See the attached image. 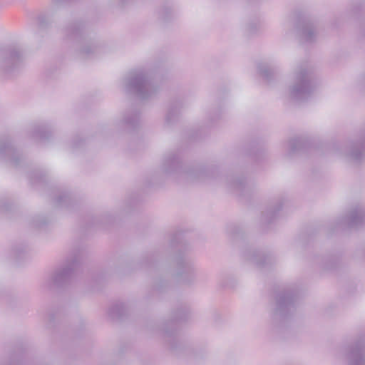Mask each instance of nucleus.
<instances>
[{"label":"nucleus","mask_w":365,"mask_h":365,"mask_svg":"<svg viewBox=\"0 0 365 365\" xmlns=\"http://www.w3.org/2000/svg\"><path fill=\"white\" fill-rule=\"evenodd\" d=\"M341 153L349 162L355 165L364 162L365 130L360 132L355 139L350 141Z\"/></svg>","instance_id":"9"},{"label":"nucleus","mask_w":365,"mask_h":365,"mask_svg":"<svg viewBox=\"0 0 365 365\" xmlns=\"http://www.w3.org/2000/svg\"><path fill=\"white\" fill-rule=\"evenodd\" d=\"M123 91L140 99L153 97L159 91L154 83L153 73L150 68L140 67L130 71L122 79Z\"/></svg>","instance_id":"2"},{"label":"nucleus","mask_w":365,"mask_h":365,"mask_svg":"<svg viewBox=\"0 0 365 365\" xmlns=\"http://www.w3.org/2000/svg\"><path fill=\"white\" fill-rule=\"evenodd\" d=\"M81 22L75 21L69 24L63 33L67 40L74 41L79 46V53L85 58L92 56L97 52V46L93 41L85 34Z\"/></svg>","instance_id":"5"},{"label":"nucleus","mask_w":365,"mask_h":365,"mask_svg":"<svg viewBox=\"0 0 365 365\" xmlns=\"http://www.w3.org/2000/svg\"><path fill=\"white\" fill-rule=\"evenodd\" d=\"M52 317H57V315H54V314H52L51 316Z\"/></svg>","instance_id":"38"},{"label":"nucleus","mask_w":365,"mask_h":365,"mask_svg":"<svg viewBox=\"0 0 365 365\" xmlns=\"http://www.w3.org/2000/svg\"><path fill=\"white\" fill-rule=\"evenodd\" d=\"M302 297V292L298 286L292 284L282 287L276 294L272 316L281 319L292 317Z\"/></svg>","instance_id":"3"},{"label":"nucleus","mask_w":365,"mask_h":365,"mask_svg":"<svg viewBox=\"0 0 365 365\" xmlns=\"http://www.w3.org/2000/svg\"><path fill=\"white\" fill-rule=\"evenodd\" d=\"M235 230H236V231L235 230L233 232V235H237V228H235Z\"/></svg>","instance_id":"36"},{"label":"nucleus","mask_w":365,"mask_h":365,"mask_svg":"<svg viewBox=\"0 0 365 365\" xmlns=\"http://www.w3.org/2000/svg\"><path fill=\"white\" fill-rule=\"evenodd\" d=\"M173 244V246H175V240H173V242H172Z\"/></svg>","instance_id":"39"},{"label":"nucleus","mask_w":365,"mask_h":365,"mask_svg":"<svg viewBox=\"0 0 365 365\" xmlns=\"http://www.w3.org/2000/svg\"><path fill=\"white\" fill-rule=\"evenodd\" d=\"M316 86L312 69L307 65L299 66L289 88V97L297 102L305 101L314 93Z\"/></svg>","instance_id":"4"},{"label":"nucleus","mask_w":365,"mask_h":365,"mask_svg":"<svg viewBox=\"0 0 365 365\" xmlns=\"http://www.w3.org/2000/svg\"><path fill=\"white\" fill-rule=\"evenodd\" d=\"M79 146H80V145H78L76 141H73V142L72 143V147H73V148H78Z\"/></svg>","instance_id":"34"},{"label":"nucleus","mask_w":365,"mask_h":365,"mask_svg":"<svg viewBox=\"0 0 365 365\" xmlns=\"http://www.w3.org/2000/svg\"><path fill=\"white\" fill-rule=\"evenodd\" d=\"M160 170L167 176L175 178H184L189 181H204L207 178H215L216 170L197 166L192 168L185 167L178 153L170 152L165 154L162 160Z\"/></svg>","instance_id":"1"},{"label":"nucleus","mask_w":365,"mask_h":365,"mask_svg":"<svg viewBox=\"0 0 365 365\" xmlns=\"http://www.w3.org/2000/svg\"><path fill=\"white\" fill-rule=\"evenodd\" d=\"M283 205V200L278 199L273 202L268 209L262 215L263 220L265 222H272L279 215V212L281 210Z\"/></svg>","instance_id":"16"},{"label":"nucleus","mask_w":365,"mask_h":365,"mask_svg":"<svg viewBox=\"0 0 365 365\" xmlns=\"http://www.w3.org/2000/svg\"><path fill=\"white\" fill-rule=\"evenodd\" d=\"M0 209L2 210H4V211L9 210L7 200H0Z\"/></svg>","instance_id":"30"},{"label":"nucleus","mask_w":365,"mask_h":365,"mask_svg":"<svg viewBox=\"0 0 365 365\" xmlns=\"http://www.w3.org/2000/svg\"><path fill=\"white\" fill-rule=\"evenodd\" d=\"M365 223V209L361 205L351 208L349 213L337 222V227L341 228H359Z\"/></svg>","instance_id":"10"},{"label":"nucleus","mask_w":365,"mask_h":365,"mask_svg":"<svg viewBox=\"0 0 365 365\" xmlns=\"http://www.w3.org/2000/svg\"><path fill=\"white\" fill-rule=\"evenodd\" d=\"M180 103H173L168 108L165 116V123L168 125L173 124L178 120L180 115Z\"/></svg>","instance_id":"20"},{"label":"nucleus","mask_w":365,"mask_h":365,"mask_svg":"<svg viewBox=\"0 0 365 365\" xmlns=\"http://www.w3.org/2000/svg\"><path fill=\"white\" fill-rule=\"evenodd\" d=\"M359 83L361 85V86H365V73L363 74L360 78H359Z\"/></svg>","instance_id":"31"},{"label":"nucleus","mask_w":365,"mask_h":365,"mask_svg":"<svg viewBox=\"0 0 365 365\" xmlns=\"http://www.w3.org/2000/svg\"><path fill=\"white\" fill-rule=\"evenodd\" d=\"M173 260L176 264V277L178 282L185 286H192L197 280L198 272L193 261L181 252L175 254Z\"/></svg>","instance_id":"8"},{"label":"nucleus","mask_w":365,"mask_h":365,"mask_svg":"<svg viewBox=\"0 0 365 365\" xmlns=\"http://www.w3.org/2000/svg\"><path fill=\"white\" fill-rule=\"evenodd\" d=\"M263 151H261V150H257V152H255L254 153L255 156L256 157L257 159H258V155H260L261 153H262Z\"/></svg>","instance_id":"33"},{"label":"nucleus","mask_w":365,"mask_h":365,"mask_svg":"<svg viewBox=\"0 0 365 365\" xmlns=\"http://www.w3.org/2000/svg\"><path fill=\"white\" fill-rule=\"evenodd\" d=\"M170 286V284L168 280L160 278L155 281L153 288L157 292H163L166 291Z\"/></svg>","instance_id":"25"},{"label":"nucleus","mask_w":365,"mask_h":365,"mask_svg":"<svg viewBox=\"0 0 365 365\" xmlns=\"http://www.w3.org/2000/svg\"><path fill=\"white\" fill-rule=\"evenodd\" d=\"M222 286L225 288H233L235 284H222Z\"/></svg>","instance_id":"32"},{"label":"nucleus","mask_w":365,"mask_h":365,"mask_svg":"<svg viewBox=\"0 0 365 365\" xmlns=\"http://www.w3.org/2000/svg\"><path fill=\"white\" fill-rule=\"evenodd\" d=\"M120 1L121 4H123L125 3L126 0H120Z\"/></svg>","instance_id":"35"},{"label":"nucleus","mask_w":365,"mask_h":365,"mask_svg":"<svg viewBox=\"0 0 365 365\" xmlns=\"http://www.w3.org/2000/svg\"><path fill=\"white\" fill-rule=\"evenodd\" d=\"M175 319H187L194 317V310L190 304H182L173 311Z\"/></svg>","instance_id":"18"},{"label":"nucleus","mask_w":365,"mask_h":365,"mask_svg":"<svg viewBox=\"0 0 365 365\" xmlns=\"http://www.w3.org/2000/svg\"><path fill=\"white\" fill-rule=\"evenodd\" d=\"M71 200V197L68 192H61L54 201L55 206L59 207H68Z\"/></svg>","instance_id":"23"},{"label":"nucleus","mask_w":365,"mask_h":365,"mask_svg":"<svg viewBox=\"0 0 365 365\" xmlns=\"http://www.w3.org/2000/svg\"><path fill=\"white\" fill-rule=\"evenodd\" d=\"M305 148V142L301 138H294L288 143V155L294 154Z\"/></svg>","instance_id":"22"},{"label":"nucleus","mask_w":365,"mask_h":365,"mask_svg":"<svg viewBox=\"0 0 365 365\" xmlns=\"http://www.w3.org/2000/svg\"><path fill=\"white\" fill-rule=\"evenodd\" d=\"M135 307L131 302H118L112 304L108 309L111 318L130 317L135 312Z\"/></svg>","instance_id":"13"},{"label":"nucleus","mask_w":365,"mask_h":365,"mask_svg":"<svg viewBox=\"0 0 365 365\" xmlns=\"http://www.w3.org/2000/svg\"><path fill=\"white\" fill-rule=\"evenodd\" d=\"M32 223L34 226L41 227L42 225L46 224V220L44 217L38 216L34 218Z\"/></svg>","instance_id":"28"},{"label":"nucleus","mask_w":365,"mask_h":365,"mask_svg":"<svg viewBox=\"0 0 365 365\" xmlns=\"http://www.w3.org/2000/svg\"><path fill=\"white\" fill-rule=\"evenodd\" d=\"M245 261L250 262L259 269L270 267L275 262L274 257L270 254H265L260 250L249 249L242 254Z\"/></svg>","instance_id":"11"},{"label":"nucleus","mask_w":365,"mask_h":365,"mask_svg":"<svg viewBox=\"0 0 365 365\" xmlns=\"http://www.w3.org/2000/svg\"><path fill=\"white\" fill-rule=\"evenodd\" d=\"M31 136L36 140L44 141L48 140L52 133L51 126L46 123L34 125L30 131Z\"/></svg>","instance_id":"15"},{"label":"nucleus","mask_w":365,"mask_h":365,"mask_svg":"<svg viewBox=\"0 0 365 365\" xmlns=\"http://www.w3.org/2000/svg\"><path fill=\"white\" fill-rule=\"evenodd\" d=\"M29 249L26 246L20 245L15 246L12 250V255L16 260L24 258L28 254Z\"/></svg>","instance_id":"24"},{"label":"nucleus","mask_w":365,"mask_h":365,"mask_svg":"<svg viewBox=\"0 0 365 365\" xmlns=\"http://www.w3.org/2000/svg\"><path fill=\"white\" fill-rule=\"evenodd\" d=\"M140 113L135 108L128 109L124 114L122 123L129 128H135L140 124Z\"/></svg>","instance_id":"17"},{"label":"nucleus","mask_w":365,"mask_h":365,"mask_svg":"<svg viewBox=\"0 0 365 365\" xmlns=\"http://www.w3.org/2000/svg\"><path fill=\"white\" fill-rule=\"evenodd\" d=\"M337 261L336 259L334 257H329L325 259L322 264V268L326 270H329L334 269L336 265Z\"/></svg>","instance_id":"26"},{"label":"nucleus","mask_w":365,"mask_h":365,"mask_svg":"<svg viewBox=\"0 0 365 365\" xmlns=\"http://www.w3.org/2000/svg\"><path fill=\"white\" fill-rule=\"evenodd\" d=\"M300 38L302 42L312 43L316 38V29L314 24L310 21H304L297 26Z\"/></svg>","instance_id":"14"},{"label":"nucleus","mask_w":365,"mask_h":365,"mask_svg":"<svg viewBox=\"0 0 365 365\" xmlns=\"http://www.w3.org/2000/svg\"><path fill=\"white\" fill-rule=\"evenodd\" d=\"M78 140L79 143H82L81 140H80V139H78Z\"/></svg>","instance_id":"37"},{"label":"nucleus","mask_w":365,"mask_h":365,"mask_svg":"<svg viewBox=\"0 0 365 365\" xmlns=\"http://www.w3.org/2000/svg\"><path fill=\"white\" fill-rule=\"evenodd\" d=\"M79 250H74L66 258L64 263L58 267L48 280V287L51 285L61 287L68 283L73 276L74 270L79 263Z\"/></svg>","instance_id":"7"},{"label":"nucleus","mask_w":365,"mask_h":365,"mask_svg":"<svg viewBox=\"0 0 365 365\" xmlns=\"http://www.w3.org/2000/svg\"><path fill=\"white\" fill-rule=\"evenodd\" d=\"M44 178L45 175L38 171L33 173L30 176V180L32 184L44 182Z\"/></svg>","instance_id":"27"},{"label":"nucleus","mask_w":365,"mask_h":365,"mask_svg":"<svg viewBox=\"0 0 365 365\" xmlns=\"http://www.w3.org/2000/svg\"><path fill=\"white\" fill-rule=\"evenodd\" d=\"M225 182L228 188L233 191L239 192L240 193L243 192L246 185L244 179L234 178L232 177H227Z\"/></svg>","instance_id":"19"},{"label":"nucleus","mask_w":365,"mask_h":365,"mask_svg":"<svg viewBox=\"0 0 365 365\" xmlns=\"http://www.w3.org/2000/svg\"><path fill=\"white\" fill-rule=\"evenodd\" d=\"M173 14L172 10L170 9H165L163 14V19L165 21H168L169 19V16H171Z\"/></svg>","instance_id":"29"},{"label":"nucleus","mask_w":365,"mask_h":365,"mask_svg":"<svg viewBox=\"0 0 365 365\" xmlns=\"http://www.w3.org/2000/svg\"><path fill=\"white\" fill-rule=\"evenodd\" d=\"M24 61V53L16 43L0 46V71L6 75L17 71Z\"/></svg>","instance_id":"6"},{"label":"nucleus","mask_w":365,"mask_h":365,"mask_svg":"<svg viewBox=\"0 0 365 365\" xmlns=\"http://www.w3.org/2000/svg\"><path fill=\"white\" fill-rule=\"evenodd\" d=\"M0 157L9 161L15 166L19 165L20 163L19 154L12 145L11 139L9 137H4L0 139Z\"/></svg>","instance_id":"12"},{"label":"nucleus","mask_w":365,"mask_h":365,"mask_svg":"<svg viewBox=\"0 0 365 365\" xmlns=\"http://www.w3.org/2000/svg\"><path fill=\"white\" fill-rule=\"evenodd\" d=\"M257 68L259 73L267 82L273 80L277 75V71L267 64H259Z\"/></svg>","instance_id":"21"}]
</instances>
